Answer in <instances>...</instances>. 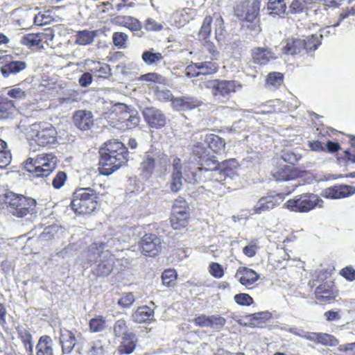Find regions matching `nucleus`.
<instances>
[{"label": "nucleus", "instance_id": "nucleus-1", "mask_svg": "<svg viewBox=\"0 0 355 355\" xmlns=\"http://www.w3.org/2000/svg\"><path fill=\"white\" fill-rule=\"evenodd\" d=\"M98 171L101 175L108 176L125 165L128 161V150L118 139H109L98 150Z\"/></svg>", "mask_w": 355, "mask_h": 355}, {"label": "nucleus", "instance_id": "nucleus-2", "mask_svg": "<svg viewBox=\"0 0 355 355\" xmlns=\"http://www.w3.org/2000/svg\"><path fill=\"white\" fill-rule=\"evenodd\" d=\"M105 195L91 187L77 188L72 193L70 207L77 214H91L99 207L101 198Z\"/></svg>", "mask_w": 355, "mask_h": 355}, {"label": "nucleus", "instance_id": "nucleus-3", "mask_svg": "<svg viewBox=\"0 0 355 355\" xmlns=\"http://www.w3.org/2000/svg\"><path fill=\"white\" fill-rule=\"evenodd\" d=\"M261 0H242L234 8L235 16L243 22L250 23L248 28L258 34L261 31L260 9Z\"/></svg>", "mask_w": 355, "mask_h": 355}, {"label": "nucleus", "instance_id": "nucleus-4", "mask_svg": "<svg viewBox=\"0 0 355 355\" xmlns=\"http://www.w3.org/2000/svg\"><path fill=\"white\" fill-rule=\"evenodd\" d=\"M28 134L31 142L40 147L49 148L58 142V131L52 123L47 121L31 124Z\"/></svg>", "mask_w": 355, "mask_h": 355}, {"label": "nucleus", "instance_id": "nucleus-5", "mask_svg": "<svg viewBox=\"0 0 355 355\" xmlns=\"http://www.w3.org/2000/svg\"><path fill=\"white\" fill-rule=\"evenodd\" d=\"M331 275V272L327 269H322L316 272V279L322 281L329 278ZM315 280L312 282V286H315ZM315 299L320 302L331 304L336 301L339 295V290L338 289L334 281H325L318 285L314 291Z\"/></svg>", "mask_w": 355, "mask_h": 355}, {"label": "nucleus", "instance_id": "nucleus-6", "mask_svg": "<svg viewBox=\"0 0 355 355\" xmlns=\"http://www.w3.org/2000/svg\"><path fill=\"white\" fill-rule=\"evenodd\" d=\"M4 202L8 210L18 218H22L32 213L37 204L35 199L12 191L5 193Z\"/></svg>", "mask_w": 355, "mask_h": 355}, {"label": "nucleus", "instance_id": "nucleus-7", "mask_svg": "<svg viewBox=\"0 0 355 355\" xmlns=\"http://www.w3.org/2000/svg\"><path fill=\"white\" fill-rule=\"evenodd\" d=\"M323 200L313 193H305L297 195L288 200L284 207L291 211L297 213H307L316 207H322Z\"/></svg>", "mask_w": 355, "mask_h": 355}, {"label": "nucleus", "instance_id": "nucleus-8", "mask_svg": "<svg viewBox=\"0 0 355 355\" xmlns=\"http://www.w3.org/2000/svg\"><path fill=\"white\" fill-rule=\"evenodd\" d=\"M189 207L186 200L179 196L177 198L172 207L170 216V223L175 230H181L186 228L189 223Z\"/></svg>", "mask_w": 355, "mask_h": 355}, {"label": "nucleus", "instance_id": "nucleus-9", "mask_svg": "<svg viewBox=\"0 0 355 355\" xmlns=\"http://www.w3.org/2000/svg\"><path fill=\"white\" fill-rule=\"evenodd\" d=\"M54 36V31L47 28L44 32L25 34L21 39V43L30 49L40 51L44 49L45 46H49V42L53 40Z\"/></svg>", "mask_w": 355, "mask_h": 355}, {"label": "nucleus", "instance_id": "nucleus-10", "mask_svg": "<svg viewBox=\"0 0 355 355\" xmlns=\"http://www.w3.org/2000/svg\"><path fill=\"white\" fill-rule=\"evenodd\" d=\"M192 155L194 159L200 166L198 167L199 171H213L218 168V162L215 156L210 155L208 148L202 142H197L192 146Z\"/></svg>", "mask_w": 355, "mask_h": 355}, {"label": "nucleus", "instance_id": "nucleus-11", "mask_svg": "<svg viewBox=\"0 0 355 355\" xmlns=\"http://www.w3.org/2000/svg\"><path fill=\"white\" fill-rule=\"evenodd\" d=\"M215 97L229 98L232 94L237 92L242 88L239 81L235 80L214 79L209 82L208 86Z\"/></svg>", "mask_w": 355, "mask_h": 355}, {"label": "nucleus", "instance_id": "nucleus-12", "mask_svg": "<svg viewBox=\"0 0 355 355\" xmlns=\"http://www.w3.org/2000/svg\"><path fill=\"white\" fill-rule=\"evenodd\" d=\"M296 187L297 186L295 185L287 187L283 192L261 198L254 207V213L260 214L263 212L272 209L276 206L279 205L280 202L283 201L286 195H288L293 192Z\"/></svg>", "mask_w": 355, "mask_h": 355}, {"label": "nucleus", "instance_id": "nucleus-13", "mask_svg": "<svg viewBox=\"0 0 355 355\" xmlns=\"http://www.w3.org/2000/svg\"><path fill=\"white\" fill-rule=\"evenodd\" d=\"M162 244V241L157 234L146 233L141 238L138 245L144 255L154 257L161 252Z\"/></svg>", "mask_w": 355, "mask_h": 355}, {"label": "nucleus", "instance_id": "nucleus-14", "mask_svg": "<svg viewBox=\"0 0 355 355\" xmlns=\"http://www.w3.org/2000/svg\"><path fill=\"white\" fill-rule=\"evenodd\" d=\"M296 335L313 342L315 345H321L325 347H334L339 344V340L334 335L324 332L305 331L303 334Z\"/></svg>", "mask_w": 355, "mask_h": 355}, {"label": "nucleus", "instance_id": "nucleus-15", "mask_svg": "<svg viewBox=\"0 0 355 355\" xmlns=\"http://www.w3.org/2000/svg\"><path fill=\"white\" fill-rule=\"evenodd\" d=\"M142 114L145 121L151 128L161 129L166 125V116L160 110L156 107H146Z\"/></svg>", "mask_w": 355, "mask_h": 355}, {"label": "nucleus", "instance_id": "nucleus-16", "mask_svg": "<svg viewBox=\"0 0 355 355\" xmlns=\"http://www.w3.org/2000/svg\"><path fill=\"white\" fill-rule=\"evenodd\" d=\"M218 167L219 169V174L224 177L223 180L218 181H212L214 183H218L220 185H225L227 179H233L238 177L237 170L239 167V164L236 159H230L218 163Z\"/></svg>", "mask_w": 355, "mask_h": 355}, {"label": "nucleus", "instance_id": "nucleus-17", "mask_svg": "<svg viewBox=\"0 0 355 355\" xmlns=\"http://www.w3.org/2000/svg\"><path fill=\"white\" fill-rule=\"evenodd\" d=\"M297 171L293 165L285 163V160L278 162L272 171V177L277 181H288L297 177Z\"/></svg>", "mask_w": 355, "mask_h": 355}, {"label": "nucleus", "instance_id": "nucleus-18", "mask_svg": "<svg viewBox=\"0 0 355 355\" xmlns=\"http://www.w3.org/2000/svg\"><path fill=\"white\" fill-rule=\"evenodd\" d=\"M355 193V187L347 184H338L323 190L322 196L329 199H340L352 196Z\"/></svg>", "mask_w": 355, "mask_h": 355}, {"label": "nucleus", "instance_id": "nucleus-19", "mask_svg": "<svg viewBox=\"0 0 355 355\" xmlns=\"http://www.w3.org/2000/svg\"><path fill=\"white\" fill-rule=\"evenodd\" d=\"M72 120L74 125L82 131L90 130L94 125V116L92 112L79 110L74 112Z\"/></svg>", "mask_w": 355, "mask_h": 355}, {"label": "nucleus", "instance_id": "nucleus-20", "mask_svg": "<svg viewBox=\"0 0 355 355\" xmlns=\"http://www.w3.org/2000/svg\"><path fill=\"white\" fill-rule=\"evenodd\" d=\"M54 161H55V157L53 153L39 154L35 157L28 158L24 162V168L33 175L42 165Z\"/></svg>", "mask_w": 355, "mask_h": 355}, {"label": "nucleus", "instance_id": "nucleus-21", "mask_svg": "<svg viewBox=\"0 0 355 355\" xmlns=\"http://www.w3.org/2000/svg\"><path fill=\"white\" fill-rule=\"evenodd\" d=\"M235 277L241 285L249 287L259 279V275L250 268L241 266L237 269Z\"/></svg>", "mask_w": 355, "mask_h": 355}, {"label": "nucleus", "instance_id": "nucleus-22", "mask_svg": "<svg viewBox=\"0 0 355 355\" xmlns=\"http://www.w3.org/2000/svg\"><path fill=\"white\" fill-rule=\"evenodd\" d=\"M202 102L194 97L182 96L174 98L171 100V106L175 111H185L198 107Z\"/></svg>", "mask_w": 355, "mask_h": 355}, {"label": "nucleus", "instance_id": "nucleus-23", "mask_svg": "<svg viewBox=\"0 0 355 355\" xmlns=\"http://www.w3.org/2000/svg\"><path fill=\"white\" fill-rule=\"evenodd\" d=\"M251 55L253 62L259 65H266L277 58L270 49L263 47H254Z\"/></svg>", "mask_w": 355, "mask_h": 355}, {"label": "nucleus", "instance_id": "nucleus-24", "mask_svg": "<svg viewBox=\"0 0 355 355\" xmlns=\"http://www.w3.org/2000/svg\"><path fill=\"white\" fill-rule=\"evenodd\" d=\"M18 112L13 100L0 95V119H12Z\"/></svg>", "mask_w": 355, "mask_h": 355}, {"label": "nucleus", "instance_id": "nucleus-25", "mask_svg": "<svg viewBox=\"0 0 355 355\" xmlns=\"http://www.w3.org/2000/svg\"><path fill=\"white\" fill-rule=\"evenodd\" d=\"M182 163L181 159L175 157L173 161V172L171 175V189L173 192H178L182 187Z\"/></svg>", "mask_w": 355, "mask_h": 355}, {"label": "nucleus", "instance_id": "nucleus-26", "mask_svg": "<svg viewBox=\"0 0 355 355\" xmlns=\"http://www.w3.org/2000/svg\"><path fill=\"white\" fill-rule=\"evenodd\" d=\"M154 310L144 305L139 306L132 314V319L136 323L150 322L153 320Z\"/></svg>", "mask_w": 355, "mask_h": 355}, {"label": "nucleus", "instance_id": "nucleus-27", "mask_svg": "<svg viewBox=\"0 0 355 355\" xmlns=\"http://www.w3.org/2000/svg\"><path fill=\"white\" fill-rule=\"evenodd\" d=\"M204 141L207 145L208 148L215 154H220L225 148L226 143L225 140L215 134H207Z\"/></svg>", "mask_w": 355, "mask_h": 355}, {"label": "nucleus", "instance_id": "nucleus-28", "mask_svg": "<svg viewBox=\"0 0 355 355\" xmlns=\"http://www.w3.org/2000/svg\"><path fill=\"white\" fill-rule=\"evenodd\" d=\"M266 9L269 15L282 18L286 14L287 6L285 0H269Z\"/></svg>", "mask_w": 355, "mask_h": 355}, {"label": "nucleus", "instance_id": "nucleus-29", "mask_svg": "<svg viewBox=\"0 0 355 355\" xmlns=\"http://www.w3.org/2000/svg\"><path fill=\"white\" fill-rule=\"evenodd\" d=\"M137 342V339L134 333H130L121 337V341L118 347L119 352L121 354H131L136 347Z\"/></svg>", "mask_w": 355, "mask_h": 355}, {"label": "nucleus", "instance_id": "nucleus-30", "mask_svg": "<svg viewBox=\"0 0 355 355\" xmlns=\"http://www.w3.org/2000/svg\"><path fill=\"white\" fill-rule=\"evenodd\" d=\"M60 339L63 353L71 352L76 343L75 334L66 329H61Z\"/></svg>", "mask_w": 355, "mask_h": 355}, {"label": "nucleus", "instance_id": "nucleus-31", "mask_svg": "<svg viewBox=\"0 0 355 355\" xmlns=\"http://www.w3.org/2000/svg\"><path fill=\"white\" fill-rule=\"evenodd\" d=\"M26 63L24 61L16 60L5 63L1 67V72L4 78L8 77L11 74H16L25 69Z\"/></svg>", "mask_w": 355, "mask_h": 355}, {"label": "nucleus", "instance_id": "nucleus-32", "mask_svg": "<svg viewBox=\"0 0 355 355\" xmlns=\"http://www.w3.org/2000/svg\"><path fill=\"white\" fill-rule=\"evenodd\" d=\"M91 73L97 79H108L112 76V69L108 64L94 62V66L90 69Z\"/></svg>", "mask_w": 355, "mask_h": 355}, {"label": "nucleus", "instance_id": "nucleus-33", "mask_svg": "<svg viewBox=\"0 0 355 355\" xmlns=\"http://www.w3.org/2000/svg\"><path fill=\"white\" fill-rule=\"evenodd\" d=\"M114 263L111 259L101 260L92 270V273L96 277H107L112 271Z\"/></svg>", "mask_w": 355, "mask_h": 355}, {"label": "nucleus", "instance_id": "nucleus-34", "mask_svg": "<svg viewBox=\"0 0 355 355\" xmlns=\"http://www.w3.org/2000/svg\"><path fill=\"white\" fill-rule=\"evenodd\" d=\"M116 20L120 26L125 27L132 32L139 31L142 28L141 23L137 19L131 16H117Z\"/></svg>", "mask_w": 355, "mask_h": 355}, {"label": "nucleus", "instance_id": "nucleus-35", "mask_svg": "<svg viewBox=\"0 0 355 355\" xmlns=\"http://www.w3.org/2000/svg\"><path fill=\"white\" fill-rule=\"evenodd\" d=\"M36 355H53L51 338L47 335L41 336L36 345Z\"/></svg>", "mask_w": 355, "mask_h": 355}, {"label": "nucleus", "instance_id": "nucleus-36", "mask_svg": "<svg viewBox=\"0 0 355 355\" xmlns=\"http://www.w3.org/2000/svg\"><path fill=\"white\" fill-rule=\"evenodd\" d=\"M97 36V31L83 30L77 31L75 37L76 43L79 45L85 46L93 42Z\"/></svg>", "mask_w": 355, "mask_h": 355}, {"label": "nucleus", "instance_id": "nucleus-37", "mask_svg": "<svg viewBox=\"0 0 355 355\" xmlns=\"http://www.w3.org/2000/svg\"><path fill=\"white\" fill-rule=\"evenodd\" d=\"M16 330L19 338L23 343L26 349L30 353V355H33V344L32 342V335L30 331L22 326H18L16 327Z\"/></svg>", "mask_w": 355, "mask_h": 355}, {"label": "nucleus", "instance_id": "nucleus-38", "mask_svg": "<svg viewBox=\"0 0 355 355\" xmlns=\"http://www.w3.org/2000/svg\"><path fill=\"white\" fill-rule=\"evenodd\" d=\"M155 168V159L151 156H146L140 164V175L148 179L153 173Z\"/></svg>", "mask_w": 355, "mask_h": 355}, {"label": "nucleus", "instance_id": "nucleus-39", "mask_svg": "<svg viewBox=\"0 0 355 355\" xmlns=\"http://www.w3.org/2000/svg\"><path fill=\"white\" fill-rule=\"evenodd\" d=\"M303 49V41L300 38L287 40L286 44L284 46V53L289 55L300 53Z\"/></svg>", "mask_w": 355, "mask_h": 355}, {"label": "nucleus", "instance_id": "nucleus-40", "mask_svg": "<svg viewBox=\"0 0 355 355\" xmlns=\"http://www.w3.org/2000/svg\"><path fill=\"white\" fill-rule=\"evenodd\" d=\"M114 112L116 114L121 113L122 116L120 118L121 120L126 122V125H128V122L130 121L134 124H137L139 121V118L136 115H131L128 111V107L124 104H119L114 108Z\"/></svg>", "mask_w": 355, "mask_h": 355}, {"label": "nucleus", "instance_id": "nucleus-41", "mask_svg": "<svg viewBox=\"0 0 355 355\" xmlns=\"http://www.w3.org/2000/svg\"><path fill=\"white\" fill-rule=\"evenodd\" d=\"M107 322L103 315H96L89 321V330L91 333H98L106 329Z\"/></svg>", "mask_w": 355, "mask_h": 355}, {"label": "nucleus", "instance_id": "nucleus-42", "mask_svg": "<svg viewBox=\"0 0 355 355\" xmlns=\"http://www.w3.org/2000/svg\"><path fill=\"white\" fill-rule=\"evenodd\" d=\"M141 59L147 65H157L164 60V55L159 52L149 50L143 52Z\"/></svg>", "mask_w": 355, "mask_h": 355}, {"label": "nucleus", "instance_id": "nucleus-43", "mask_svg": "<svg viewBox=\"0 0 355 355\" xmlns=\"http://www.w3.org/2000/svg\"><path fill=\"white\" fill-rule=\"evenodd\" d=\"M212 21L213 18L210 15H207L204 18L198 34L200 40L209 39L211 33Z\"/></svg>", "mask_w": 355, "mask_h": 355}, {"label": "nucleus", "instance_id": "nucleus-44", "mask_svg": "<svg viewBox=\"0 0 355 355\" xmlns=\"http://www.w3.org/2000/svg\"><path fill=\"white\" fill-rule=\"evenodd\" d=\"M12 159L11 153L7 149V143L0 139V168H6Z\"/></svg>", "mask_w": 355, "mask_h": 355}, {"label": "nucleus", "instance_id": "nucleus-45", "mask_svg": "<svg viewBox=\"0 0 355 355\" xmlns=\"http://www.w3.org/2000/svg\"><path fill=\"white\" fill-rule=\"evenodd\" d=\"M321 37L322 35L318 36V35L314 34L302 40L304 49L307 52L316 50L321 44Z\"/></svg>", "mask_w": 355, "mask_h": 355}, {"label": "nucleus", "instance_id": "nucleus-46", "mask_svg": "<svg viewBox=\"0 0 355 355\" xmlns=\"http://www.w3.org/2000/svg\"><path fill=\"white\" fill-rule=\"evenodd\" d=\"M54 21V17L52 12L49 10L40 12L34 18V23L37 26H44L50 24Z\"/></svg>", "mask_w": 355, "mask_h": 355}, {"label": "nucleus", "instance_id": "nucleus-47", "mask_svg": "<svg viewBox=\"0 0 355 355\" xmlns=\"http://www.w3.org/2000/svg\"><path fill=\"white\" fill-rule=\"evenodd\" d=\"M226 319L220 315H209V329L220 331L225 325Z\"/></svg>", "mask_w": 355, "mask_h": 355}, {"label": "nucleus", "instance_id": "nucleus-48", "mask_svg": "<svg viewBox=\"0 0 355 355\" xmlns=\"http://www.w3.org/2000/svg\"><path fill=\"white\" fill-rule=\"evenodd\" d=\"M312 3L313 0H293L289 6V10L292 14L302 13Z\"/></svg>", "mask_w": 355, "mask_h": 355}, {"label": "nucleus", "instance_id": "nucleus-49", "mask_svg": "<svg viewBox=\"0 0 355 355\" xmlns=\"http://www.w3.org/2000/svg\"><path fill=\"white\" fill-rule=\"evenodd\" d=\"M56 166V162H49V163L42 165L38 169H36L33 175L36 178L48 177Z\"/></svg>", "mask_w": 355, "mask_h": 355}, {"label": "nucleus", "instance_id": "nucleus-50", "mask_svg": "<svg viewBox=\"0 0 355 355\" xmlns=\"http://www.w3.org/2000/svg\"><path fill=\"white\" fill-rule=\"evenodd\" d=\"M284 76L281 72H270L266 79V84L268 85L279 87L284 82Z\"/></svg>", "mask_w": 355, "mask_h": 355}, {"label": "nucleus", "instance_id": "nucleus-51", "mask_svg": "<svg viewBox=\"0 0 355 355\" xmlns=\"http://www.w3.org/2000/svg\"><path fill=\"white\" fill-rule=\"evenodd\" d=\"M113 331L116 337H123L130 333L128 331V327L124 319H119L115 322Z\"/></svg>", "mask_w": 355, "mask_h": 355}, {"label": "nucleus", "instance_id": "nucleus-52", "mask_svg": "<svg viewBox=\"0 0 355 355\" xmlns=\"http://www.w3.org/2000/svg\"><path fill=\"white\" fill-rule=\"evenodd\" d=\"M178 275L175 269H166L162 275V279L164 285L172 286L175 284Z\"/></svg>", "mask_w": 355, "mask_h": 355}, {"label": "nucleus", "instance_id": "nucleus-53", "mask_svg": "<svg viewBox=\"0 0 355 355\" xmlns=\"http://www.w3.org/2000/svg\"><path fill=\"white\" fill-rule=\"evenodd\" d=\"M128 39V35L123 32H115L112 35V42L118 49L125 48Z\"/></svg>", "mask_w": 355, "mask_h": 355}, {"label": "nucleus", "instance_id": "nucleus-54", "mask_svg": "<svg viewBox=\"0 0 355 355\" xmlns=\"http://www.w3.org/2000/svg\"><path fill=\"white\" fill-rule=\"evenodd\" d=\"M199 65L203 75L214 74L218 70V64L214 62H202L199 63Z\"/></svg>", "mask_w": 355, "mask_h": 355}, {"label": "nucleus", "instance_id": "nucleus-55", "mask_svg": "<svg viewBox=\"0 0 355 355\" xmlns=\"http://www.w3.org/2000/svg\"><path fill=\"white\" fill-rule=\"evenodd\" d=\"M209 274L216 279H220L225 275L223 266L217 262H211L209 265Z\"/></svg>", "mask_w": 355, "mask_h": 355}, {"label": "nucleus", "instance_id": "nucleus-56", "mask_svg": "<svg viewBox=\"0 0 355 355\" xmlns=\"http://www.w3.org/2000/svg\"><path fill=\"white\" fill-rule=\"evenodd\" d=\"M139 80L155 83H163L164 82V78L161 74L156 72H150L143 74L139 78Z\"/></svg>", "mask_w": 355, "mask_h": 355}, {"label": "nucleus", "instance_id": "nucleus-57", "mask_svg": "<svg viewBox=\"0 0 355 355\" xmlns=\"http://www.w3.org/2000/svg\"><path fill=\"white\" fill-rule=\"evenodd\" d=\"M67 180V175L64 171L57 172L52 180V186L55 189L62 188Z\"/></svg>", "mask_w": 355, "mask_h": 355}, {"label": "nucleus", "instance_id": "nucleus-58", "mask_svg": "<svg viewBox=\"0 0 355 355\" xmlns=\"http://www.w3.org/2000/svg\"><path fill=\"white\" fill-rule=\"evenodd\" d=\"M235 302L240 306H250L254 303L253 298L248 293H239L234 296Z\"/></svg>", "mask_w": 355, "mask_h": 355}, {"label": "nucleus", "instance_id": "nucleus-59", "mask_svg": "<svg viewBox=\"0 0 355 355\" xmlns=\"http://www.w3.org/2000/svg\"><path fill=\"white\" fill-rule=\"evenodd\" d=\"M201 41L203 49L210 54L212 60L216 59L218 55L219 52L214 44L211 42L209 39H205Z\"/></svg>", "mask_w": 355, "mask_h": 355}, {"label": "nucleus", "instance_id": "nucleus-60", "mask_svg": "<svg viewBox=\"0 0 355 355\" xmlns=\"http://www.w3.org/2000/svg\"><path fill=\"white\" fill-rule=\"evenodd\" d=\"M215 25V38L218 42H220L225 37V27L222 17H220L216 19Z\"/></svg>", "mask_w": 355, "mask_h": 355}, {"label": "nucleus", "instance_id": "nucleus-61", "mask_svg": "<svg viewBox=\"0 0 355 355\" xmlns=\"http://www.w3.org/2000/svg\"><path fill=\"white\" fill-rule=\"evenodd\" d=\"M19 85H15L9 89L7 94L13 99H23L26 96V92L19 87Z\"/></svg>", "mask_w": 355, "mask_h": 355}, {"label": "nucleus", "instance_id": "nucleus-62", "mask_svg": "<svg viewBox=\"0 0 355 355\" xmlns=\"http://www.w3.org/2000/svg\"><path fill=\"white\" fill-rule=\"evenodd\" d=\"M259 245L256 241H251L249 244L243 248V253L248 257H253L256 255Z\"/></svg>", "mask_w": 355, "mask_h": 355}, {"label": "nucleus", "instance_id": "nucleus-63", "mask_svg": "<svg viewBox=\"0 0 355 355\" xmlns=\"http://www.w3.org/2000/svg\"><path fill=\"white\" fill-rule=\"evenodd\" d=\"M193 324L200 328H209V315L199 314L193 320Z\"/></svg>", "mask_w": 355, "mask_h": 355}, {"label": "nucleus", "instance_id": "nucleus-64", "mask_svg": "<svg viewBox=\"0 0 355 355\" xmlns=\"http://www.w3.org/2000/svg\"><path fill=\"white\" fill-rule=\"evenodd\" d=\"M339 274L347 281L355 280V269L351 266H346L340 270Z\"/></svg>", "mask_w": 355, "mask_h": 355}]
</instances>
